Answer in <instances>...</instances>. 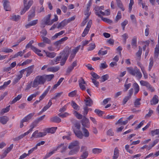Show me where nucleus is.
<instances>
[{
	"label": "nucleus",
	"instance_id": "nucleus-57",
	"mask_svg": "<svg viewBox=\"0 0 159 159\" xmlns=\"http://www.w3.org/2000/svg\"><path fill=\"white\" fill-rule=\"evenodd\" d=\"M134 0H130V3L129 4V11L130 12L131 11L132 9V6L134 4Z\"/></svg>",
	"mask_w": 159,
	"mask_h": 159
},
{
	"label": "nucleus",
	"instance_id": "nucleus-40",
	"mask_svg": "<svg viewBox=\"0 0 159 159\" xmlns=\"http://www.w3.org/2000/svg\"><path fill=\"white\" fill-rule=\"evenodd\" d=\"M71 106L75 110H78L79 109V107L74 101L71 102Z\"/></svg>",
	"mask_w": 159,
	"mask_h": 159
},
{
	"label": "nucleus",
	"instance_id": "nucleus-38",
	"mask_svg": "<svg viewBox=\"0 0 159 159\" xmlns=\"http://www.w3.org/2000/svg\"><path fill=\"white\" fill-rule=\"evenodd\" d=\"M10 80H8L7 82H5L3 85L0 86V90L2 89L5 88L11 83Z\"/></svg>",
	"mask_w": 159,
	"mask_h": 159
},
{
	"label": "nucleus",
	"instance_id": "nucleus-12",
	"mask_svg": "<svg viewBox=\"0 0 159 159\" xmlns=\"http://www.w3.org/2000/svg\"><path fill=\"white\" fill-rule=\"evenodd\" d=\"M29 14L28 15V21H30L31 19L34 17L35 15V10L34 8H32L29 12Z\"/></svg>",
	"mask_w": 159,
	"mask_h": 159
},
{
	"label": "nucleus",
	"instance_id": "nucleus-20",
	"mask_svg": "<svg viewBox=\"0 0 159 159\" xmlns=\"http://www.w3.org/2000/svg\"><path fill=\"white\" fill-rule=\"evenodd\" d=\"M60 69V67L59 66H56L55 67H48L47 69V70L48 71H50L52 72H56L58 71Z\"/></svg>",
	"mask_w": 159,
	"mask_h": 159
},
{
	"label": "nucleus",
	"instance_id": "nucleus-62",
	"mask_svg": "<svg viewBox=\"0 0 159 159\" xmlns=\"http://www.w3.org/2000/svg\"><path fill=\"white\" fill-rule=\"evenodd\" d=\"M142 49L139 46V50L136 53V55L138 57H140L141 55Z\"/></svg>",
	"mask_w": 159,
	"mask_h": 159
},
{
	"label": "nucleus",
	"instance_id": "nucleus-43",
	"mask_svg": "<svg viewBox=\"0 0 159 159\" xmlns=\"http://www.w3.org/2000/svg\"><path fill=\"white\" fill-rule=\"evenodd\" d=\"M34 41L33 40H31L28 43L26 46L25 48L26 49H28L30 48V47L31 48V49L32 50V47H34V46L32 45V44L34 43Z\"/></svg>",
	"mask_w": 159,
	"mask_h": 159
},
{
	"label": "nucleus",
	"instance_id": "nucleus-11",
	"mask_svg": "<svg viewBox=\"0 0 159 159\" xmlns=\"http://www.w3.org/2000/svg\"><path fill=\"white\" fill-rule=\"evenodd\" d=\"M68 37H65L64 38H61L59 40L56 41L54 43V45L56 46H57L62 44L64 41H66L68 39Z\"/></svg>",
	"mask_w": 159,
	"mask_h": 159
},
{
	"label": "nucleus",
	"instance_id": "nucleus-16",
	"mask_svg": "<svg viewBox=\"0 0 159 159\" xmlns=\"http://www.w3.org/2000/svg\"><path fill=\"white\" fill-rule=\"evenodd\" d=\"M158 97L157 95H155L150 101L151 105H155L158 102Z\"/></svg>",
	"mask_w": 159,
	"mask_h": 159
},
{
	"label": "nucleus",
	"instance_id": "nucleus-33",
	"mask_svg": "<svg viewBox=\"0 0 159 159\" xmlns=\"http://www.w3.org/2000/svg\"><path fill=\"white\" fill-rule=\"evenodd\" d=\"M141 100V98H137L135 100L134 102V105L135 107H137L140 105L141 103L140 102V101Z\"/></svg>",
	"mask_w": 159,
	"mask_h": 159
},
{
	"label": "nucleus",
	"instance_id": "nucleus-1",
	"mask_svg": "<svg viewBox=\"0 0 159 159\" xmlns=\"http://www.w3.org/2000/svg\"><path fill=\"white\" fill-rule=\"evenodd\" d=\"M79 142L77 140L72 141L70 143L68 146V148L71 150L69 152V155L76 154L80 149Z\"/></svg>",
	"mask_w": 159,
	"mask_h": 159
},
{
	"label": "nucleus",
	"instance_id": "nucleus-5",
	"mask_svg": "<svg viewBox=\"0 0 159 159\" xmlns=\"http://www.w3.org/2000/svg\"><path fill=\"white\" fill-rule=\"evenodd\" d=\"M51 16V14H48L44 17L42 20L43 22L42 24V26H41L42 27L44 28L45 27L44 25H51V20H50Z\"/></svg>",
	"mask_w": 159,
	"mask_h": 159
},
{
	"label": "nucleus",
	"instance_id": "nucleus-49",
	"mask_svg": "<svg viewBox=\"0 0 159 159\" xmlns=\"http://www.w3.org/2000/svg\"><path fill=\"white\" fill-rule=\"evenodd\" d=\"M80 47V45H79L77 47L72 50L71 54L75 55L76 53L78 52Z\"/></svg>",
	"mask_w": 159,
	"mask_h": 159
},
{
	"label": "nucleus",
	"instance_id": "nucleus-54",
	"mask_svg": "<svg viewBox=\"0 0 159 159\" xmlns=\"http://www.w3.org/2000/svg\"><path fill=\"white\" fill-rule=\"evenodd\" d=\"M148 90H149L151 92H154L155 90L154 89L150 84L149 83L146 86Z\"/></svg>",
	"mask_w": 159,
	"mask_h": 159
},
{
	"label": "nucleus",
	"instance_id": "nucleus-8",
	"mask_svg": "<svg viewBox=\"0 0 159 159\" xmlns=\"http://www.w3.org/2000/svg\"><path fill=\"white\" fill-rule=\"evenodd\" d=\"M3 2L4 9L6 11H10L11 8L8 0H3Z\"/></svg>",
	"mask_w": 159,
	"mask_h": 159
},
{
	"label": "nucleus",
	"instance_id": "nucleus-4",
	"mask_svg": "<svg viewBox=\"0 0 159 159\" xmlns=\"http://www.w3.org/2000/svg\"><path fill=\"white\" fill-rule=\"evenodd\" d=\"M70 51V48H69V47H67L61 52L60 54H61V60L66 61Z\"/></svg>",
	"mask_w": 159,
	"mask_h": 159
},
{
	"label": "nucleus",
	"instance_id": "nucleus-7",
	"mask_svg": "<svg viewBox=\"0 0 159 159\" xmlns=\"http://www.w3.org/2000/svg\"><path fill=\"white\" fill-rule=\"evenodd\" d=\"M13 147V144H11L9 147L7 148L1 155V158H3L6 156L7 154L10 152L12 149Z\"/></svg>",
	"mask_w": 159,
	"mask_h": 159
},
{
	"label": "nucleus",
	"instance_id": "nucleus-28",
	"mask_svg": "<svg viewBox=\"0 0 159 159\" xmlns=\"http://www.w3.org/2000/svg\"><path fill=\"white\" fill-rule=\"evenodd\" d=\"M64 33L65 31L64 30H62L58 33H56L55 34V35L54 36H53L52 37V40H54L56 39L58 37V36L62 35Z\"/></svg>",
	"mask_w": 159,
	"mask_h": 159
},
{
	"label": "nucleus",
	"instance_id": "nucleus-45",
	"mask_svg": "<svg viewBox=\"0 0 159 159\" xmlns=\"http://www.w3.org/2000/svg\"><path fill=\"white\" fill-rule=\"evenodd\" d=\"M94 112L99 116H102L104 113L103 111L98 109H96L94 111Z\"/></svg>",
	"mask_w": 159,
	"mask_h": 159
},
{
	"label": "nucleus",
	"instance_id": "nucleus-32",
	"mask_svg": "<svg viewBox=\"0 0 159 159\" xmlns=\"http://www.w3.org/2000/svg\"><path fill=\"white\" fill-rule=\"evenodd\" d=\"M42 41L45 43L50 44L51 43V41L50 39L43 36H42Z\"/></svg>",
	"mask_w": 159,
	"mask_h": 159
},
{
	"label": "nucleus",
	"instance_id": "nucleus-21",
	"mask_svg": "<svg viewBox=\"0 0 159 159\" xmlns=\"http://www.w3.org/2000/svg\"><path fill=\"white\" fill-rule=\"evenodd\" d=\"M68 23V22H67L66 20H64L58 24L57 26V28L59 29L61 28H63Z\"/></svg>",
	"mask_w": 159,
	"mask_h": 159
},
{
	"label": "nucleus",
	"instance_id": "nucleus-47",
	"mask_svg": "<svg viewBox=\"0 0 159 159\" xmlns=\"http://www.w3.org/2000/svg\"><path fill=\"white\" fill-rule=\"evenodd\" d=\"M63 92L57 93L55 94V96L52 98V99H56L57 98H59L62 94Z\"/></svg>",
	"mask_w": 159,
	"mask_h": 159
},
{
	"label": "nucleus",
	"instance_id": "nucleus-51",
	"mask_svg": "<svg viewBox=\"0 0 159 159\" xmlns=\"http://www.w3.org/2000/svg\"><path fill=\"white\" fill-rule=\"evenodd\" d=\"M89 29L88 28L86 27L84 30L82 34V37H84L86 34H87L89 30Z\"/></svg>",
	"mask_w": 159,
	"mask_h": 159
},
{
	"label": "nucleus",
	"instance_id": "nucleus-55",
	"mask_svg": "<svg viewBox=\"0 0 159 159\" xmlns=\"http://www.w3.org/2000/svg\"><path fill=\"white\" fill-rule=\"evenodd\" d=\"M24 8L22 10L20 11V14L22 15L29 9V7L28 6H26L25 5L24 6Z\"/></svg>",
	"mask_w": 159,
	"mask_h": 159
},
{
	"label": "nucleus",
	"instance_id": "nucleus-19",
	"mask_svg": "<svg viewBox=\"0 0 159 159\" xmlns=\"http://www.w3.org/2000/svg\"><path fill=\"white\" fill-rule=\"evenodd\" d=\"M79 86L80 89L83 90H85L86 89V87L84 85V84H85V82L84 80L82 79L80 80L79 81Z\"/></svg>",
	"mask_w": 159,
	"mask_h": 159
},
{
	"label": "nucleus",
	"instance_id": "nucleus-22",
	"mask_svg": "<svg viewBox=\"0 0 159 159\" xmlns=\"http://www.w3.org/2000/svg\"><path fill=\"white\" fill-rule=\"evenodd\" d=\"M151 133L152 136H156V137H159V129H157L152 130Z\"/></svg>",
	"mask_w": 159,
	"mask_h": 159
},
{
	"label": "nucleus",
	"instance_id": "nucleus-26",
	"mask_svg": "<svg viewBox=\"0 0 159 159\" xmlns=\"http://www.w3.org/2000/svg\"><path fill=\"white\" fill-rule=\"evenodd\" d=\"M32 50H33L36 54L39 56H43V54L41 53H39L41 52V50L38 49L35 47H32Z\"/></svg>",
	"mask_w": 159,
	"mask_h": 159
},
{
	"label": "nucleus",
	"instance_id": "nucleus-42",
	"mask_svg": "<svg viewBox=\"0 0 159 159\" xmlns=\"http://www.w3.org/2000/svg\"><path fill=\"white\" fill-rule=\"evenodd\" d=\"M150 62L148 70L150 71L153 65V61L152 57H151L150 59Z\"/></svg>",
	"mask_w": 159,
	"mask_h": 159
},
{
	"label": "nucleus",
	"instance_id": "nucleus-24",
	"mask_svg": "<svg viewBox=\"0 0 159 159\" xmlns=\"http://www.w3.org/2000/svg\"><path fill=\"white\" fill-rule=\"evenodd\" d=\"M43 51L45 52L47 56L50 58H53L56 56V53L54 52H46L45 50Z\"/></svg>",
	"mask_w": 159,
	"mask_h": 159
},
{
	"label": "nucleus",
	"instance_id": "nucleus-15",
	"mask_svg": "<svg viewBox=\"0 0 159 159\" xmlns=\"http://www.w3.org/2000/svg\"><path fill=\"white\" fill-rule=\"evenodd\" d=\"M9 120V118L6 116L0 117V122L3 125L6 124Z\"/></svg>",
	"mask_w": 159,
	"mask_h": 159
},
{
	"label": "nucleus",
	"instance_id": "nucleus-3",
	"mask_svg": "<svg viewBox=\"0 0 159 159\" xmlns=\"http://www.w3.org/2000/svg\"><path fill=\"white\" fill-rule=\"evenodd\" d=\"M45 83L43 75H38L36 76L33 81L32 86L35 88L39 85L43 84Z\"/></svg>",
	"mask_w": 159,
	"mask_h": 159
},
{
	"label": "nucleus",
	"instance_id": "nucleus-2",
	"mask_svg": "<svg viewBox=\"0 0 159 159\" xmlns=\"http://www.w3.org/2000/svg\"><path fill=\"white\" fill-rule=\"evenodd\" d=\"M127 72L131 75L133 76H135L136 77L139 79H141L142 75L139 70L135 67L134 68L132 67H128L126 68Z\"/></svg>",
	"mask_w": 159,
	"mask_h": 159
},
{
	"label": "nucleus",
	"instance_id": "nucleus-10",
	"mask_svg": "<svg viewBox=\"0 0 159 159\" xmlns=\"http://www.w3.org/2000/svg\"><path fill=\"white\" fill-rule=\"evenodd\" d=\"M73 131L75 136L78 138L82 139L83 137V134L82 132L80 130L73 129Z\"/></svg>",
	"mask_w": 159,
	"mask_h": 159
},
{
	"label": "nucleus",
	"instance_id": "nucleus-23",
	"mask_svg": "<svg viewBox=\"0 0 159 159\" xmlns=\"http://www.w3.org/2000/svg\"><path fill=\"white\" fill-rule=\"evenodd\" d=\"M22 94H19L18 95V96L15 97L12 101H11L9 102V103L10 104H14L17 101L19 100L22 97Z\"/></svg>",
	"mask_w": 159,
	"mask_h": 159
},
{
	"label": "nucleus",
	"instance_id": "nucleus-34",
	"mask_svg": "<svg viewBox=\"0 0 159 159\" xmlns=\"http://www.w3.org/2000/svg\"><path fill=\"white\" fill-rule=\"evenodd\" d=\"M118 6L123 11L125 10V8L123 7V5L120 0H116Z\"/></svg>",
	"mask_w": 159,
	"mask_h": 159
},
{
	"label": "nucleus",
	"instance_id": "nucleus-50",
	"mask_svg": "<svg viewBox=\"0 0 159 159\" xmlns=\"http://www.w3.org/2000/svg\"><path fill=\"white\" fill-rule=\"evenodd\" d=\"M93 153L95 154H98L102 152V150L98 148H93L92 150Z\"/></svg>",
	"mask_w": 159,
	"mask_h": 159
},
{
	"label": "nucleus",
	"instance_id": "nucleus-53",
	"mask_svg": "<svg viewBox=\"0 0 159 159\" xmlns=\"http://www.w3.org/2000/svg\"><path fill=\"white\" fill-rule=\"evenodd\" d=\"M46 134L47 133L46 132H40L38 133V135H37L36 136V138L43 137L46 135Z\"/></svg>",
	"mask_w": 159,
	"mask_h": 159
},
{
	"label": "nucleus",
	"instance_id": "nucleus-59",
	"mask_svg": "<svg viewBox=\"0 0 159 159\" xmlns=\"http://www.w3.org/2000/svg\"><path fill=\"white\" fill-rule=\"evenodd\" d=\"M92 82L93 83L94 85L97 87H98L99 85V82L96 80L95 79L91 78Z\"/></svg>",
	"mask_w": 159,
	"mask_h": 159
},
{
	"label": "nucleus",
	"instance_id": "nucleus-58",
	"mask_svg": "<svg viewBox=\"0 0 159 159\" xmlns=\"http://www.w3.org/2000/svg\"><path fill=\"white\" fill-rule=\"evenodd\" d=\"M76 90L73 91L69 93L68 96L70 97H73L76 95Z\"/></svg>",
	"mask_w": 159,
	"mask_h": 159
},
{
	"label": "nucleus",
	"instance_id": "nucleus-9",
	"mask_svg": "<svg viewBox=\"0 0 159 159\" xmlns=\"http://www.w3.org/2000/svg\"><path fill=\"white\" fill-rule=\"evenodd\" d=\"M34 65L31 66L25 69L26 72V76L28 77L32 73L34 70Z\"/></svg>",
	"mask_w": 159,
	"mask_h": 159
},
{
	"label": "nucleus",
	"instance_id": "nucleus-61",
	"mask_svg": "<svg viewBox=\"0 0 159 159\" xmlns=\"http://www.w3.org/2000/svg\"><path fill=\"white\" fill-rule=\"evenodd\" d=\"M69 115V114L67 112H65L64 113H60L58 114L59 116L61 118H64L67 116Z\"/></svg>",
	"mask_w": 159,
	"mask_h": 159
},
{
	"label": "nucleus",
	"instance_id": "nucleus-27",
	"mask_svg": "<svg viewBox=\"0 0 159 159\" xmlns=\"http://www.w3.org/2000/svg\"><path fill=\"white\" fill-rule=\"evenodd\" d=\"M82 129L83 132V136L86 138L89 137V133L88 130L84 127H83Z\"/></svg>",
	"mask_w": 159,
	"mask_h": 159
},
{
	"label": "nucleus",
	"instance_id": "nucleus-36",
	"mask_svg": "<svg viewBox=\"0 0 159 159\" xmlns=\"http://www.w3.org/2000/svg\"><path fill=\"white\" fill-rule=\"evenodd\" d=\"M10 105L7 107L5 108H3L2 109L1 112H0V114L1 115H2L4 113L7 112H8L10 110Z\"/></svg>",
	"mask_w": 159,
	"mask_h": 159
},
{
	"label": "nucleus",
	"instance_id": "nucleus-41",
	"mask_svg": "<svg viewBox=\"0 0 159 159\" xmlns=\"http://www.w3.org/2000/svg\"><path fill=\"white\" fill-rule=\"evenodd\" d=\"M121 18V11H119L118 12L117 16H116V18L115 20V22L116 23L118 20Z\"/></svg>",
	"mask_w": 159,
	"mask_h": 159
},
{
	"label": "nucleus",
	"instance_id": "nucleus-13",
	"mask_svg": "<svg viewBox=\"0 0 159 159\" xmlns=\"http://www.w3.org/2000/svg\"><path fill=\"white\" fill-rule=\"evenodd\" d=\"M44 79V80L45 83L46 81H49L52 79L54 77V75L53 74L48 75H43Z\"/></svg>",
	"mask_w": 159,
	"mask_h": 159
},
{
	"label": "nucleus",
	"instance_id": "nucleus-46",
	"mask_svg": "<svg viewBox=\"0 0 159 159\" xmlns=\"http://www.w3.org/2000/svg\"><path fill=\"white\" fill-rule=\"evenodd\" d=\"M20 16L19 15H14L11 16V19L13 20L16 21L20 19Z\"/></svg>",
	"mask_w": 159,
	"mask_h": 159
},
{
	"label": "nucleus",
	"instance_id": "nucleus-60",
	"mask_svg": "<svg viewBox=\"0 0 159 159\" xmlns=\"http://www.w3.org/2000/svg\"><path fill=\"white\" fill-rule=\"evenodd\" d=\"M109 78V76L108 75L106 74L102 76L101 77V78L102 79V80L101 81V82H103L107 80Z\"/></svg>",
	"mask_w": 159,
	"mask_h": 159
},
{
	"label": "nucleus",
	"instance_id": "nucleus-17",
	"mask_svg": "<svg viewBox=\"0 0 159 159\" xmlns=\"http://www.w3.org/2000/svg\"><path fill=\"white\" fill-rule=\"evenodd\" d=\"M38 124V122H37L35 120L30 125V128L26 132L27 134H28L31 132L32 131L33 128L35 127Z\"/></svg>",
	"mask_w": 159,
	"mask_h": 159
},
{
	"label": "nucleus",
	"instance_id": "nucleus-30",
	"mask_svg": "<svg viewBox=\"0 0 159 159\" xmlns=\"http://www.w3.org/2000/svg\"><path fill=\"white\" fill-rule=\"evenodd\" d=\"M57 129V127H52L51 128H48L47 129L46 131L48 133H51L52 134L55 133Z\"/></svg>",
	"mask_w": 159,
	"mask_h": 159
},
{
	"label": "nucleus",
	"instance_id": "nucleus-48",
	"mask_svg": "<svg viewBox=\"0 0 159 159\" xmlns=\"http://www.w3.org/2000/svg\"><path fill=\"white\" fill-rule=\"evenodd\" d=\"M90 74L93 77V78L94 79H98L100 78V76L99 75H98L96 73L94 72H92L90 73Z\"/></svg>",
	"mask_w": 159,
	"mask_h": 159
},
{
	"label": "nucleus",
	"instance_id": "nucleus-63",
	"mask_svg": "<svg viewBox=\"0 0 159 159\" xmlns=\"http://www.w3.org/2000/svg\"><path fill=\"white\" fill-rule=\"evenodd\" d=\"M141 85L142 86H147L149 84V83L147 81L141 80L140 81Z\"/></svg>",
	"mask_w": 159,
	"mask_h": 159
},
{
	"label": "nucleus",
	"instance_id": "nucleus-44",
	"mask_svg": "<svg viewBox=\"0 0 159 159\" xmlns=\"http://www.w3.org/2000/svg\"><path fill=\"white\" fill-rule=\"evenodd\" d=\"M102 48H101L100 50H99L98 52V55H104L106 54L107 53V51L105 50L104 51H102Z\"/></svg>",
	"mask_w": 159,
	"mask_h": 159
},
{
	"label": "nucleus",
	"instance_id": "nucleus-39",
	"mask_svg": "<svg viewBox=\"0 0 159 159\" xmlns=\"http://www.w3.org/2000/svg\"><path fill=\"white\" fill-rule=\"evenodd\" d=\"M84 111H83V116H86L89 111V108L86 106L84 107Z\"/></svg>",
	"mask_w": 159,
	"mask_h": 159
},
{
	"label": "nucleus",
	"instance_id": "nucleus-6",
	"mask_svg": "<svg viewBox=\"0 0 159 159\" xmlns=\"http://www.w3.org/2000/svg\"><path fill=\"white\" fill-rule=\"evenodd\" d=\"M83 127L89 128L90 127V122L88 119L85 116H84L81 121Z\"/></svg>",
	"mask_w": 159,
	"mask_h": 159
},
{
	"label": "nucleus",
	"instance_id": "nucleus-35",
	"mask_svg": "<svg viewBox=\"0 0 159 159\" xmlns=\"http://www.w3.org/2000/svg\"><path fill=\"white\" fill-rule=\"evenodd\" d=\"M88 151L83 152V154L81 155L80 159H85L88 157Z\"/></svg>",
	"mask_w": 159,
	"mask_h": 159
},
{
	"label": "nucleus",
	"instance_id": "nucleus-37",
	"mask_svg": "<svg viewBox=\"0 0 159 159\" xmlns=\"http://www.w3.org/2000/svg\"><path fill=\"white\" fill-rule=\"evenodd\" d=\"M74 114L76 117L79 119H80L82 118L83 116L80 113H79L76 111H74Z\"/></svg>",
	"mask_w": 159,
	"mask_h": 159
},
{
	"label": "nucleus",
	"instance_id": "nucleus-14",
	"mask_svg": "<svg viewBox=\"0 0 159 159\" xmlns=\"http://www.w3.org/2000/svg\"><path fill=\"white\" fill-rule=\"evenodd\" d=\"M84 101L85 102V106H91L93 104V102L91 99L88 97L86 98V99H85Z\"/></svg>",
	"mask_w": 159,
	"mask_h": 159
},
{
	"label": "nucleus",
	"instance_id": "nucleus-56",
	"mask_svg": "<svg viewBox=\"0 0 159 159\" xmlns=\"http://www.w3.org/2000/svg\"><path fill=\"white\" fill-rule=\"evenodd\" d=\"M89 10L90 9L86 8L84 11V14L85 16H86V17H88V18H89L91 14V12H89Z\"/></svg>",
	"mask_w": 159,
	"mask_h": 159
},
{
	"label": "nucleus",
	"instance_id": "nucleus-29",
	"mask_svg": "<svg viewBox=\"0 0 159 159\" xmlns=\"http://www.w3.org/2000/svg\"><path fill=\"white\" fill-rule=\"evenodd\" d=\"M131 45L133 48H135L137 47V37L134 36L132 41Z\"/></svg>",
	"mask_w": 159,
	"mask_h": 159
},
{
	"label": "nucleus",
	"instance_id": "nucleus-64",
	"mask_svg": "<svg viewBox=\"0 0 159 159\" xmlns=\"http://www.w3.org/2000/svg\"><path fill=\"white\" fill-rule=\"evenodd\" d=\"M95 47V44H89V47L88 48V50L89 51H91L93 49H94V48Z\"/></svg>",
	"mask_w": 159,
	"mask_h": 159
},
{
	"label": "nucleus",
	"instance_id": "nucleus-25",
	"mask_svg": "<svg viewBox=\"0 0 159 159\" xmlns=\"http://www.w3.org/2000/svg\"><path fill=\"white\" fill-rule=\"evenodd\" d=\"M119 156V151L117 148H115L114 150V155L113 156L112 159H116Z\"/></svg>",
	"mask_w": 159,
	"mask_h": 159
},
{
	"label": "nucleus",
	"instance_id": "nucleus-31",
	"mask_svg": "<svg viewBox=\"0 0 159 159\" xmlns=\"http://www.w3.org/2000/svg\"><path fill=\"white\" fill-rule=\"evenodd\" d=\"M27 132H25L24 133V134L20 135V136H19L18 137L14 138L13 139V140L14 141H18L22 138L23 137H24V136H25V135L28 134H27Z\"/></svg>",
	"mask_w": 159,
	"mask_h": 159
},
{
	"label": "nucleus",
	"instance_id": "nucleus-52",
	"mask_svg": "<svg viewBox=\"0 0 159 159\" xmlns=\"http://www.w3.org/2000/svg\"><path fill=\"white\" fill-rule=\"evenodd\" d=\"M61 58V54L59 56L57 57L55 60H53V61H52V63H51V65H53L54 64V63L55 62H57L58 61H59Z\"/></svg>",
	"mask_w": 159,
	"mask_h": 159
},
{
	"label": "nucleus",
	"instance_id": "nucleus-18",
	"mask_svg": "<svg viewBox=\"0 0 159 159\" xmlns=\"http://www.w3.org/2000/svg\"><path fill=\"white\" fill-rule=\"evenodd\" d=\"M50 120L51 122L59 123L61 122V119L58 116H55L52 117L50 119Z\"/></svg>",
	"mask_w": 159,
	"mask_h": 159
}]
</instances>
